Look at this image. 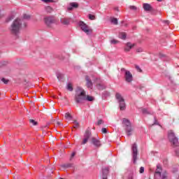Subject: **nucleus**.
<instances>
[{"label": "nucleus", "mask_w": 179, "mask_h": 179, "mask_svg": "<svg viewBox=\"0 0 179 179\" xmlns=\"http://www.w3.org/2000/svg\"><path fill=\"white\" fill-rule=\"evenodd\" d=\"M24 18H16L13 22L12 23L10 27V31L14 36H17L21 29H24L26 26H27V22H26V20L30 17L29 15H24Z\"/></svg>", "instance_id": "nucleus-1"}, {"label": "nucleus", "mask_w": 179, "mask_h": 179, "mask_svg": "<svg viewBox=\"0 0 179 179\" xmlns=\"http://www.w3.org/2000/svg\"><path fill=\"white\" fill-rule=\"evenodd\" d=\"M85 100H87V101H93L94 97L89 95L86 96V91L81 87H77L75 94L76 102L79 104L83 103Z\"/></svg>", "instance_id": "nucleus-2"}, {"label": "nucleus", "mask_w": 179, "mask_h": 179, "mask_svg": "<svg viewBox=\"0 0 179 179\" xmlns=\"http://www.w3.org/2000/svg\"><path fill=\"white\" fill-rule=\"evenodd\" d=\"M115 99L119 103L120 109L121 110V111H124V110L127 108V105L125 104V99L119 92H117L115 94Z\"/></svg>", "instance_id": "nucleus-3"}, {"label": "nucleus", "mask_w": 179, "mask_h": 179, "mask_svg": "<svg viewBox=\"0 0 179 179\" xmlns=\"http://www.w3.org/2000/svg\"><path fill=\"white\" fill-rule=\"evenodd\" d=\"M160 178L161 179H169L167 178V173L164 172L162 173V166L160 164H157L155 170V178L159 179Z\"/></svg>", "instance_id": "nucleus-4"}, {"label": "nucleus", "mask_w": 179, "mask_h": 179, "mask_svg": "<svg viewBox=\"0 0 179 179\" xmlns=\"http://www.w3.org/2000/svg\"><path fill=\"white\" fill-rule=\"evenodd\" d=\"M122 124L127 136H131V135H132V127L131 126V122H129L128 119L124 118L122 120Z\"/></svg>", "instance_id": "nucleus-5"}, {"label": "nucleus", "mask_w": 179, "mask_h": 179, "mask_svg": "<svg viewBox=\"0 0 179 179\" xmlns=\"http://www.w3.org/2000/svg\"><path fill=\"white\" fill-rule=\"evenodd\" d=\"M168 138L173 146H178V138L176 136V134L173 131H169L168 133Z\"/></svg>", "instance_id": "nucleus-6"}, {"label": "nucleus", "mask_w": 179, "mask_h": 179, "mask_svg": "<svg viewBox=\"0 0 179 179\" xmlns=\"http://www.w3.org/2000/svg\"><path fill=\"white\" fill-rule=\"evenodd\" d=\"M131 156L133 163L135 164L136 160H138V145H136V143H134L131 145Z\"/></svg>", "instance_id": "nucleus-7"}, {"label": "nucleus", "mask_w": 179, "mask_h": 179, "mask_svg": "<svg viewBox=\"0 0 179 179\" xmlns=\"http://www.w3.org/2000/svg\"><path fill=\"white\" fill-rule=\"evenodd\" d=\"M44 22L48 27H51L52 24L57 23V19L54 16H48L44 17Z\"/></svg>", "instance_id": "nucleus-8"}, {"label": "nucleus", "mask_w": 179, "mask_h": 179, "mask_svg": "<svg viewBox=\"0 0 179 179\" xmlns=\"http://www.w3.org/2000/svg\"><path fill=\"white\" fill-rule=\"evenodd\" d=\"M78 26L80 27L81 30H83V31L87 34H89L92 31V29H89L87 24L83 22V21H80L78 22Z\"/></svg>", "instance_id": "nucleus-9"}, {"label": "nucleus", "mask_w": 179, "mask_h": 179, "mask_svg": "<svg viewBox=\"0 0 179 179\" xmlns=\"http://www.w3.org/2000/svg\"><path fill=\"white\" fill-rule=\"evenodd\" d=\"M92 132H90V130H86L84 134V139L82 142V145H86V143H87V141H89V138H90Z\"/></svg>", "instance_id": "nucleus-10"}, {"label": "nucleus", "mask_w": 179, "mask_h": 179, "mask_svg": "<svg viewBox=\"0 0 179 179\" xmlns=\"http://www.w3.org/2000/svg\"><path fill=\"white\" fill-rule=\"evenodd\" d=\"M124 78L126 82H127L128 83H131V82H132L133 77H132V74L129 71H125Z\"/></svg>", "instance_id": "nucleus-11"}, {"label": "nucleus", "mask_w": 179, "mask_h": 179, "mask_svg": "<svg viewBox=\"0 0 179 179\" xmlns=\"http://www.w3.org/2000/svg\"><path fill=\"white\" fill-rule=\"evenodd\" d=\"M92 143L94 145V146H95V148H100V146H101V142L100 140L94 137L92 138Z\"/></svg>", "instance_id": "nucleus-12"}, {"label": "nucleus", "mask_w": 179, "mask_h": 179, "mask_svg": "<svg viewBox=\"0 0 179 179\" xmlns=\"http://www.w3.org/2000/svg\"><path fill=\"white\" fill-rule=\"evenodd\" d=\"M109 170V167L102 168V179H107V176H108Z\"/></svg>", "instance_id": "nucleus-13"}, {"label": "nucleus", "mask_w": 179, "mask_h": 179, "mask_svg": "<svg viewBox=\"0 0 179 179\" xmlns=\"http://www.w3.org/2000/svg\"><path fill=\"white\" fill-rule=\"evenodd\" d=\"M85 80L87 82V87L88 89H92L93 87V83H92V79L90 78V76H87L85 77Z\"/></svg>", "instance_id": "nucleus-14"}, {"label": "nucleus", "mask_w": 179, "mask_h": 179, "mask_svg": "<svg viewBox=\"0 0 179 179\" xmlns=\"http://www.w3.org/2000/svg\"><path fill=\"white\" fill-rule=\"evenodd\" d=\"M143 7L144 10H145L146 12H150V10H153V8L152 7V6H150V4L148 3H143Z\"/></svg>", "instance_id": "nucleus-15"}, {"label": "nucleus", "mask_w": 179, "mask_h": 179, "mask_svg": "<svg viewBox=\"0 0 179 179\" xmlns=\"http://www.w3.org/2000/svg\"><path fill=\"white\" fill-rule=\"evenodd\" d=\"M60 22L62 24L68 26L71 23V18L64 17L60 20Z\"/></svg>", "instance_id": "nucleus-16"}, {"label": "nucleus", "mask_w": 179, "mask_h": 179, "mask_svg": "<svg viewBox=\"0 0 179 179\" xmlns=\"http://www.w3.org/2000/svg\"><path fill=\"white\" fill-rule=\"evenodd\" d=\"M134 45H135V44H132L131 43H127L126 44V47L124 48V50L128 52L131 51V50H132V48Z\"/></svg>", "instance_id": "nucleus-17"}, {"label": "nucleus", "mask_w": 179, "mask_h": 179, "mask_svg": "<svg viewBox=\"0 0 179 179\" xmlns=\"http://www.w3.org/2000/svg\"><path fill=\"white\" fill-rule=\"evenodd\" d=\"M79 5L77 3L73 2L70 3V6L67 8L68 10H72L73 8H78Z\"/></svg>", "instance_id": "nucleus-18"}, {"label": "nucleus", "mask_w": 179, "mask_h": 179, "mask_svg": "<svg viewBox=\"0 0 179 179\" xmlns=\"http://www.w3.org/2000/svg\"><path fill=\"white\" fill-rule=\"evenodd\" d=\"M118 37L122 40H125V38H127V34H125L124 32H120Z\"/></svg>", "instance_id": "nucleus-19"}, {"label": "nucleus", "mask_w": 179, "mask_h": 179, "mask_svg": "<svg viewBox=\"0 0 179 179\" xmlns=\"http://www.w3.org/2000/svg\"><path fill=\"white\" fill-rule=\"evenodd\" d=\"M96 88L99 89V90H104L106 85H103V84L101 83L96 85Z\"/></svg>", "instance_id": "nucleus-20"}, {"label": "nucleus", "mask_w": 179, "mask_h": 179, "mask_svg": "<svg viewBox=\"0 0 179 179\" xmlns=\"http://www.w3.org/2000/svg\"><path fill=\"white\" fill-rule=\"evenodd\" d=\"M64 118H66L69 121H71V120H72L73 117H72V115H71V113H69V112H67L64 115Z\"/></svg>", "instance_id": "nucleus-21"}, {"label": "nucleus", "mask_w": 179, "mask_h": 179, "mask_svg": "<svg viewBox=\"0 0 179 179\" xmlns=\"http://www.w3.org/2000/svg\"><path fill=\"white\" fill-rule=\"evenodd\" d=\"M57 78L58 79V80H59L60 82L64 80V74L61 73H57Z\"/></svg>", "instance_id": "nucleus-22"}, {"label": "nucleus", "mask_w": 179, "mask_h": 179, "mask_svg": "<svg viewBox=\"0 0 179 179\" xmlns=\"http://www.w3.org/2000/svg\"><path fill=\"white\" fill-rule=\"evenodd\" d=\"M67 90H69V92H73V87H72V83H69L67 84V87H66Z\"/></svg>", "instance_id": "nucleus-23"}, {"label": "nucleus", "mask_w": 179, "mask_h": 179, "mask_svg": "<svg viewBox=\"0 0 179 179\" xmlns=\"http://www.w3.org/2000/svg\"><path fill=\"white\" fill-rule=\"evenodd\" d=\"M72 166H73L72 164H64L62 165V167L63 169H69V168L72 167Z\"/></svg>", "instance_id": "nucleus-24"}, {"label": "nucleus", "mask_w": 179, "mask_h": 179, "mask_svg": "<svg viewBox=\"0 0 179 179\" xmlns=\"http://www.w3.org/2000/svg\"><path fill=\"white\" fill-rule=\"evenodd\" d=\"M45 9L48 13H51V12H52V10H53V9H52V8H51V6H46L45 8Z\"/></svg>", "instance_id": "nucleus-25"}, {"label": "nucleus", "mask_w": 179, "mask_h": 179, "mask_svg": "<svg viewBox=\"0 0 179 179\" xmlns=\"http://www.w3.org/2000/svg\"><path fill=\"white\" fill-rule=\"evenodd\" d=\"M13 19H15V15L11 14L8 17L6 22H10V20H13Z\"/></svg>", "instance_id": "nucleus-26"}, {"label": "nucleus", "mask_w": 179, "mask_h": 179, "mask_svg": "<svg viewBox=\"0 0 179 179\" xmlns=\"http://www.w3.org/2000/svg\"><path fill=\"white\" fill-rule=\"evenodd\" d=\"M110 22L113 23V24H118V20H117V18H111Z\"/></svg>", "instance_id": "nucleus-27"}, {"label": "nucleus", "mask_w": 179, "mask_h": 179, "mask_svg": "<svg viewBox=\"0 0 179 179\" xmlns=\"http://www.w3.org/2000/svg\"><path fill=\"white\" fill-rule=\"evenodd\" d=\"M88 17L90 20H96V16L92 14H89Z\"/></svg>", "instance_id": "nucleus-28"}, {"label": "nucleus", "mask_w": 179, "mask_h": 179, "mask_svg": "<svg viewBox=\"0 0 179 179\" xmlns=\"http://www.w3.org/2000/svg\"><path fill=\"white\" fill-rule=\"evenodd\" d=\"M73 124H74V126H73L74 128H79V122H78V121L75 120L73 122Z\"/></svg>", "instance_id": "nucleus-29"}, {"label": "nucleus", "mask_w": 179, "mask_h": 179, "mask_svg": "<svg viewBox=\"0 0 179 179\" xmlns=\"http://www.w3.org/2000/svg\"><path fill=\"white\" fill-rule=\"evenodd\" d=\"M29 122L32 124V125H37V122H36L34 120H30Z\"/></svg>", "instance_id": "nucleus-30"}, {"label": "nucleus", "mask_w": 179, "mask_h": 179, "mask_svg": "<svg viewBox=\"0 0 179 179\" xmlns=\"http://www.w3.org/2000/svg\"><path fill=\"white\" fill-rule=\"evenodd\" d=\"M118 41L115 40V39H113L110 41V43L111 44H117Z\"/></svg>", "instance_id": "nucleus-31"}, {"label": "nucleus", "mask_w": 179, "mask_h": 179, "mask_svg": "<svg viewBox=\"0 0 179 179\" xmlns=\"http://www.w3.org/2000/svg\"><path fill=\"white\" fill-rule=\"evenodd\" d=\"M1 81H3L5 85H8V82H9V80H8L3 78L1 79Z\"/></svg>", "instance_id": "nucleus-32"}, {"label": "nucleus", "mask_w": 179, "mask_h": 179, "mask_svg": "<svg viewBox=\"0 0 179 179\" xmlns=\"http://www.w3.org/2000/svg\"><path fill=\"white\" fill-rule=\"evenodd\" d=\"M45 3H48V2H54V0H42Z\"/></svg>", "instance_id": "nucleus-33"}, {"label": "nucleus", "mask_w": 179, "mask_h": 179, "mask_svg": "<svg viewBox=\"0 0 179 179\" xmlns=\"http://www.w3.org/2000/svg\"><path fill=\"white\" fill-rule=\"evenodd\" d=\"M140 171L141 174H142V173H143L145 171V168L143 166H141L140 168V171Z\"/></svg>", "instance_id": "nucleus-34"}, {"label": "nucleus", "mask_w": 179, "mask_h": 179, "mask_svg": "<svg viewBox=\"0 0 179 179\" xmlns=\"http://www.w3.org/2000/svg\"><path fill=\"white\" fill-rule=\"evenodd\" d=\"M143 51V49L142 48H138L136 49L137 52H142Z\"/></svg>", "instance_id": "nucleus-35"}, {"label": "nucleus", "mask_w": 179, "mask_h": 179, "mask_svg": "<svg viewBox=\"0 0 179 179\" xmlns=\"http://www.w3.org/2000/svg\"><path fill=\"white\" fill-rule=\"evenodd\" d=\"M101 132H102L103 134H107V129H106V128H102Z\"/></svg>", "instance_id": "nucleus-36"}, {"label": "nucleus", "mask_w": 179, "mask_h": 179, "mask_svg": "<svg viewBox=\"0 0 179 179\" xmlns=\"http://www.w3.org/2000/svg\"><path fill=\"white\" fill-rule=\"evenodd\" d=\"M101 124H103V120H99L97 122V125H101Z\"/></svg>", "instance_id": "nucleus-37"}, {"label": "nucleus", "mask_w": 179, "mask_h": 179, "mask_svg": "<svg viewBox=\"0 0 179 179\" xmlns=\"http://www.w3.org/2000/svg\"><path fill=\"white\" fill-rule=\"evenodd\" d=\"M130 9H131V10H136V7L134 6H130Z\"/></svg>", "instance_id": "nucleus-38"}, {"label": "nucleus", "mask_w": 179, "mask_h": 179, "mask_svg": "<svg viewBox=\"0 0 179 179\" xmlns=\"http://www.w3.org/2000/svg\"><path fill=\"white\" fill-rule=\"evenodd\" d=\"M136 69H137V70L139 71L140 72L142 71V70H141V68L139 67V66H136Z\"/></svg>", "instance_id": "nucleus-39"}, {"label": "nucleus", "mask_w": 179, "mask_h": 179, "mask_svg": "<svg viewBox=\"0 0 179 179\" xmlns=\"http://www.w3.org/2000/svg\"><path fill=\"white\" fill-rule=\"evenodd\" d=\"M127 179H134V176L132 174H130Z\"/></svg>", "instance_id": "nucleus-40"}, {"label": "nucleus", "mask_w": 179, "mask_h": 179, "mask_svg": "<svg viewBox=\"0 0 179 179\" xmlns=\"http://www.w3.org/2000/svg\"><path fill=\"white\" fill-rule=\"evenodd\" d=\"M176 155L178 156V157H179V150H176Z\"/></svg>", "instance_id": "nucleus-41"}, {"label": "nucleus", "mask_w": 179, "mask_h": 179, "mask_svg": "<svg viewBox=\"0 0 179 179\" xmlns=\"http://www.w3.org/2000/svg\"><path fill=\"white\" fill-rule=\"evenodd\" d=\"M143 114H146L148 113V110L147 109H143Z\"/></svg>", "instance_id": "nucleus-42"}, {"label": "nucleus", "mask_w": 179, "mask_h": 179, "mask_svg": "<svg viewBox=\"0 0 179 179\" xmlns=\"http://www.w3.org/2000/svg\"><path fill=\"white\" fill-rule=\"evenodd\" d=\"M75 157V152H73V153L71 154V157Z\"/></svg>", "instance_id": "nucleus-43"}, {"label": "nucleus", "mask_w": 179, "mask_h": 179, "mask_svg": "<svg viewBox=\"0 0 179 179\" xmlns=\"http://www.w3.org/2000/svg\"><path fill=\"white\" fill-rule=\"evenodd\" d=\"M57 125H61V122H57Z\"/></svg>", "instance_id": "nucleus-44"}, {"label": "nucleus", "mask_w": 179, "mask_h": 179, "mask_svg": "<svg viewBox=\"0 0 179 179\" xmlns=\"http://www.w3.org/2000/svg\"><path fill=\"white\" fill-rule=\"evenodd\" d=\"M158 2H162L163 0H157Z\"/></svg>", "instance_id": "nucleus-45"}, {"label": "nucleus", "mask_w": 179, "mask_h": 179, "mask_svg": "<svg viewBox=\"0 0 179 179\" xmlns=\"http://www.w3.org/2000/svg\"><path fill=\"white\" fill-rule=\"evenodd\" d=\"M166 23H169V21H166Z\"/></svg>", "instance_id": "nucleus-46"}, {"label": "nucleus", "mask_w": 179, "mask_h": 179, "mask_svg": "<svg viewBox=\"0 0 179 179\" xmlns=\"http://www.w3.org/2000/svg\"><path fill=\"white\" fill-rule=\"evenodd\" d=\"M0 12H1V10H0Z\"/></svg>", "instance_id": "nucleus-47"}]
</instances>
